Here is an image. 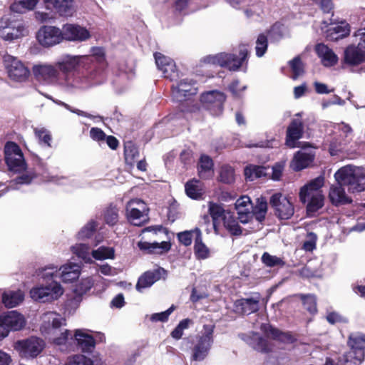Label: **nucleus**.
<instances>
[{
	"mask_svg": "<svg viewBox=\"0 0 365 365\" xmlns=\"http://www.w3.org/2000/svg\"><path fill=\"white\" fill-rule=\"evenodd\" d=\"M82 66L86 69L103 70L107 66L104 49L93 47L91 54L88 56H66L61 62L57 63L58 69L68 73Z\"/></svg>",
	"mask_w": 365,
	"mask_h": 365,
	"instance_id": "1",
	"label": "nucleus"
},
{
	"mask_svg": "<svg viewBox=\"0 0 365 365\" xmlns=\"http://www.w3.org/2000/svg\"><path fill=\"white\" fill-rule=\"evenodd\" d=\"M347 345L349 350L339 357L341 365H360L365 358V334H350Z\"/></svg>",
	"mask_w": 365,
	"mask_h": 365,
	"instance_id": "2",
	"label": "nucleus"
},
{
	"mask_svg": "<svg viewBox=\"0 0 365 365\" xmlns=\"http://www.w3.org/2000/svg\"><path fill=\"white\" fill-rule=\"evenodd\" d=\"M334 176L339 184L348 187V191L350 192L365 190V173L344 167L340 168Z\"/></svg>",
	"mask_w": 365,
	"mask_h": 365,
	"instance_id": "3",
	"label": "nucleus"
},
{
	"mask_svg": "<svg viewBox=\"0 0 365 365\" xmlns=\"http://www.w3.org/2000/svg\"><path fill=\"white\" fill-rule=\"evenodd\" d=\"M45 347L44 341L37 336L18 340L14 343V348L21 358L34 359L39 355Z\"/></svg>",
	"mask_w": 365,
	"mask_h": 365,
	"instance_id": "4",
	"label": "nucleus"
},
{
	"mask_svg": "<svg viewBox=\"0 0 365 365\" xmlns=\"http://www.w3.org/2000/svg\"><path fill=\"white\" fill-rule=\"evenodd\" d=\"M38 43L44 48H50L63 41V28L56 26L43 25L36 34Z\"/></svg>",
	"mask_w": 365,
	"mask_h": 365,
	"instance_id": "5",
	"label": "nucleus"
},
{
	"mask_svg": "<svg viewBox=\"0 0 365 365\" xmlns=\"http://www.w3.org/2000/svg\"><path fill=\"white\" fill-rule=\"evenodd\" d=\"M28 34V31L21 21H11L2 17L0 19V37L5 41H12Z\"/></svg>",
	"mask_w": 365,
	"mask_h": 365,
	"instance_id": "6",
	"label": "nucleus"
},
{
	"mask_svg": "<svg viewBox=\"0 0 365 365\" xmlns=\"http://www.w3.org/2000/svg\"><path fill=\"white\" fill-rule=\"evenodd\" d=\"M63 294L61 284L53 280L47 286L34 287L30 292L32 299L40 302H48L58 299Z\"/></svg>",
	"mask_w": 365,
	"mask_h": 365,
	"instance_id": "7",
	"label": "nucleus"
},
{
	"mask_svg": "<svg viewBox=\"0 0 365 365\" xmlns=\"http://www.w3.org/2000/svg\"><path fill=\"white\" fill-rule=\"evenodd\" d=\"M200 101L202 106L212 115H218L223 111L226 96L221 91L213 90L202 93Z\"/></svg>",
	"mask_w": 365,
	"mask_h": 365,
	"instance_id": "8",
	"label": "nucleus"
},
{
	"mask_svg": "<svg viewBox=\"0 0 365 365\" xmlns=\"http://www.w3.org/2000/svg\"><path fill=\"white\" fill-rule=\"evenodd\" d=\"M269 204L274 209V215L279 220H289L294 213L293 203L280 192L274 193L271 196Z\"/></svg>",
	"mask_w": 365,
	"mask_h": 365,
	"instance_id": "9",
	"label": "nucleus"
},
{
	"mask_svg": "<svg viewBox=\"0 0 365 365\" xmlns=\"http://www.w3.org/2000/svg\"><path fill=\"white\" fill-rule=\"evenodd\" d=\"M237 219L242 224H247L255 218L258 222L262 223L265 220L267 211L266 202H261L256 206L250 205V208L238 207Z\"/></svg>",
	"mask_w": 365,
	"mask_h": 365,
	"instance_id": "10",
	"label": "nucleus"
},
{
	"mask_svg": "<svg viewBox=\"0 0 365 365\" xmlns=\"http://www.w3.org/2000/svg\"><path fill=\"white\" fill-rule=\"evenodd\" d=\"M4 63L9 77L13 81L23 82L29 78V69L16 58L11 56H5Z\"/></svg>",
	"mask_w": 365,
	"mask_h": 365,
	"instance_id": "11",
	"label": "nucleus"
},
{
	"mask_svg": "<svg viewBox=\"0 0 365 365\" xmlns=\"http://www.w3.org/2000/svg\"><path fill=\"white\" fill-rule=\"evenodd\" d=\"M155 63L163 74V77L171 81H177L179 78V71L175 61L168 56L160 52L154 53Z\"/></svg>",
	"mask_w": 365,
	"mask_h": 365,
	"instance_id": "12",
	"label": "nucleus"
},
{
	"mask_svg": "<svg viewBox=\"0 0 365 365\" xmlns=\"http://www.w3.org/2000/svg\"><path fill=\"white\" fill-rule=\"evenodd\" d=\"M304 125L299 118L291 120L286 131L285 144L290 148H299L300 142H298L304 135Z\"/></svg>",
	"mask_w": 365,
	"mask_h": 365,
	"instance_id": "13",
	"label": "nucleus"
},
{
	"mask_svg": "<svg viewBox=\"0 0 365 365\" xmlns=\"http://www.w3.org/2000/svg\"><path fill=\"white\" fill-rule=\"evenodd\" d=\"M63 41L82 42L91 36L90 31L77 24H65L63 25Z\"/></svg>",
	"mask_w": 365,
	"mask_h": 365,
	"instance_id": "14",
	"label": "nucleus"
},
{
	"mask_svg": "<svg viewBox=\"0 0 365 365\" xmlns=\"http://www.w3.org/2000/svg\"><path fill=\"white\" fill-rule=\"evenodd\" d=\"M195 81L187 78L180 80L176 86H171L172 96L178 101H183L197 93V88L195 87Z\"/></svg>",
	"mask_w": 365,
	"mask_h": 365,
	"instance_id": "15",
	"label": "nucleus"
},
{
	"mask_svg": "<svg viewBox=\"0 0 365 365\" xmlns=\"http://www.w3.org/2000/svg\"><path fill=\"white\" fill-rule=\"evenodd\" d=\"M261 330L267 337L284 344H293L297 341V338L292 332L282 331L269 324H262Z\"/></svg>",
	"mask_w": 365,
	"mask_h": 365,
	"instance_id": "16",
	"label": "nucleus"
},
{
	"mask_svg": "<svg viewBox=\"0 0 365 365\" xmlns=\"http://www.w3.org/2000/svg\"><path fill=\"white\" fill-rule=\"evenodd\" d=\"M248 56V51L245 47L240 48L239 56L233 53H223V59L221 67L227 68L230 71H237Z\"/></svg>",
	"mask_w": 365,
	"mask_h": 365,
	"instance_id": "17",
	"label": "nucleus"
},
{
	"mask_svg": "<svg viewBox=\"0 0 365 365\" xmlns=\"http://www.w3.org/2000/svg\"><path fill=\"white\" fill-rule=\"evenodd\" d=\"M166 274V270L160 267L153 271H147L138 278L135 286L136 289L141 292L143 289L151 287L155 282Z\"/></svg>",
	"mask_w": 365,
	"mask_h": 365,
	"instance_id": "18",
	"label": "nucleus"
},
{
	"mask_svg": "<svg viewBox=\"0 0 365 365\" xmlns=\"http://www.w3.org/2000/svg\"><path fill=\"white\" fill-rule=\"evenodd\" d=\"M0 323L10 331H18L25 326V319L23 315L16 311H9L0 316Z\"/></svg>",
	"mask_w": 365,
	"mask_h": 365,
	"instance_id": "19",
	"label": "nucleus"
},
{
	"mask_svg": "<svg viewBox=\"0 0 365 365\" xmlns=\"http://www.w3.org/2000/svg\"><path fill=\"white\" fill-rule=\"evenodd\" d=\"M35 78L39 82L49 83L56 80L58 71L51 65H36L32 68Z\"/></svg>",
	"mask_w": 365,
	"mask_h": 365,
	"instance_id": "20",
	"label": "nucleus"
},
{
	"mask_svg": "<svg viewBox=\"0 0 365 365\" xmlns=\"http://www.w3.org/2000/svg\"><path fill=\"white\" fill-rule=\"evenodd\" d=\"M137 246L145 254L163 255L170 250L172 244L169 241H163L160 243L140 241Z\"/></svg>",
	"mask_w": 365,
	"mask_h": 365,
	"instance_id": "21",
	"label": "nucleus"
},
{
	"mask_svg": "<svg viewBox=\"0 0 365 365\" xmlns=\"http://www.w3.org/2000/svg\"><path fill=\"white\" fill-rule=\"evenodd\" d=\"M46 7L61 16H71L74 12L73 0H50Z\"/></svg>",
	"mask_w": 365,
	"mask_h": 365,
	"instance_id": "22",
	"label": "nucleus"
},
{
	"mask_svg": "<svg viewBox=\"0 0 365 365\" xmlns=\"http://www.w3.org/2000/svg\"><path fill=\"white\" fill-rule=\"evenodd\" d=\"M344 62L349 66H358L365 62V52L359 49V45H350L344 51Z\"/></svg>",
	"mask_w": 365,
	"mask_h": 365,
	"instance_id": "23",
	"label": "nucleus"
},
{
	"mask_svg": "<svg viewBox=\"0 0 365 365\" xmlns=\"http://www.w3.org/2000/svg\"><path fill=\"white\" fill-rule=\"evenodd\" d=\"M235 311L240 314H250L259 310V300L254 298H242L234 302Z\"/></svg>",
	"mask_w": 365,
	"mask_h": 365,
	"instance_id": "24",
	"label": "nucleus"
},
{
	"mask_svg": "<svg viewBox=\"0 0 365 365\" xmlns=\"http://www.w3.org/2000/svg\"><path fill=\"white\" fill-rule=\"evenodd\" d=\"M229 212L225 210L222 205L213 202H209L208 212L212 218L214 232L216 235L219 234L220 222L223 220V218Z\"/></svg>",
	"mask_w": 365,
	"mask_h": 365,
	"instance_id": "25",
	"label": "nucleus"
},
{
	"mask_svg": "<svg viewBox=\"0 0 365 365\" xmlns=\"http://www.w3.org/2000/svg\"><path fill=\"white\" fill-rule=\"evenodd\" d=\"M324 178L317 177L312 180L308 184L300 189L299 198L302 202H305L311 195L320 192L319 189L324 185Z\"/></svg>",
	"mask_w": 365,
	"mask_h": 365,
	"instance_id": "26",
	"label": "nucleus"
},
{
	"mask_svg": "<svg viewBox=\"0 0 365 365\" xmlns=\"http://www.w3.org/2000/svg\"><path fill=\"white\" fill-rule=\"evenodd\" d=\"M317 56L321 58L322 62L325 66H334L338 61L337 56L334 51L324 43H318L315 46Z\"/></svg>",
	"mask_w": 365,
	"mask_h": 365,
	"instance_id": "27",
	"label": "nucleus"
},
{
	"mask_svg": "<svg viewBox=\"0 0 365 365\" xmlns=\"http://www.w3.org/2000/svg\"><path fill=\"white\" fill-rule=\"evenodd\" d=\"M193 250L197 259H205L210 257V250L203 242L202 232L198 227L195 228Z\"/></svg>",
	"mask_w": 365,
	"mask_h": 365,
	"instance_id": "28",
	"label": "nucleus"
},
{
	"mask_svg": "<svg viewBox=\"0 0 365 365\" xmlns=\"http://www.w3.org/2000/svg\"><path fill=\"white\" fill-rule=\"evenodd\" d=\"M74 339L83 352L91 353L95 348L96 340L93 336L83 332L80 329L75 331Z\"/></svg>",
	"mask_w": 365,
	"mask_h": 365,
	"instance_id": "29",
	"label": "nucleus"
},
{
	"mask_svg": "<svg viewBox=\"0 0 365 365\" xmlns=\"http://www.w3.org/2000/svg\"><path fill=\"white\" fill-rule=\"evenodd\" d=\"M339 186H332L329 192V197L332 205L339 206L341 205L350 204L352 202L351 198L346 196L344 189L341 185Z\"/></svg>",
	"mask_w": 365,
	"mask_h": 365,
	"instance_id": "30",
	"label": "nucleus"
},
{
	"mask_svg": "<svg viewBox=\"0 0 365 365\" xmlns=\"http://www.w3.org/2000/svg\"><path fill=\"white\" fill-rule=\"evenodd\" d=\"M213 160L207 155H202L197 164L198 175L201 179H208L213 174Z\"/></svg>",
	"mask_w": 365,
	"mask_h": 365,
	"instance_id": "31",
	"label": "nucleus"
},
{
	"mask_svg": "<svg viewBox=\"0 0 365 365\" xmlns=\"http://www.w3.org/2000/svg\"><path fill=\"white\" fill-rule=\"evenodd\" d=\"M212 343L199 339L196 344L192 349V359L194 361H202L208 355Z\"/></svg>",
	"mask_w": 365,
	"mask_h": 365,
	"instance_id": "32",
	"label": "nucleus"
},
{
	"mask_svg": "<svg viewBox=\"0 0 365 365\" xmlns=\"http://www.w3.org/2000/svg\"><path fill=\"white\" fill-rule=\"evenodd\" d=\"M269 169V167L250 164L245 168L244 175L247 180L253 181L256 179L262 177H267L269 175V173L267 172Z\"/></svg>",
	"mask_w": 365,
	"mask_h": 365,
	"instance_id": "33",
	"label": "nucleus"
},
{
	"mask_svg": "<svg viewBox=\"0 0 365 365\" xmlns=\"http://www.w3.org/2000/svg\"><path fill=\"white\" fill-rule=\"evenodd\" d=\"M225 228L233 236H240L242 234V229L239 225L237 219L233 212H229L222 220Z\"/></svg>",
	"mask_w": 365,
	"mask_h": 365,
	"instance_id": "34",
	"label": "nucleus"
},
{
	"mask_svg": "<svg viewBox=\"0 0 365 365\" xmlns=\"http://www.w3.org/2000/svg\"><path fill=\"white\" fill-rule=\"evenodd\" d=\"M186 195L191 199L200 200L202 198L203 191L202 182L199 180L192 179L185 185Z\"/></svg>",
	"mask_w": 365,
	"mask_h": 365,
	"instance_id": "35",
	"label": "nucleus"
},
{
	"mask_svg": "<svg viewBox=\"0 0 365 365\" xmlns=\"http://www.w3.org/2000/svg\"><path fill=\"white\" fill-rule=\"evenodd\" d=\"M24 300V295L21 291L4 292L2 294L1 302L7 308H13L19 305Z\"/></svg>",
	"mask_w": 365,
	"mask_h": 365,
	"instance_id": "36",
	"label": "nucleus"
},
{
	"mask_svg": "<svg viewBox=\"0 0 365 365\" xmlns=\"http://www.w3.org/2000/svg\"><path fill=\"white\" fill-rule=\"evenodd\" d=\"M5 163L9 170L15 173H20L26 169V163L23 155L4 157Z\"/></svg>",
	"mask_w": 365,
	"mask_h": 365,
	"instance_id": "37",
	"label": "nucleus"
},
{
	"mask_svg": "<svg viewBox=\"0 0 365 365\" xmlns=\"http://www.w3.org/2000/svg\"><path fill=\"white\" fill-rule=\"evenodd\" d=\"M314 160V155L311 153L298 151L294 158V169L297 171L307 168Z\"/></svg>",
	"mask_w": 365,
	"mask_h": 365,
	"instance_id": "38",
	"label": "nucleus"
},
{
	"mask_svg": "<svg viewBox=\"0 0 365 365\" xmlns=\"http://www.w3.org/2000/svg\"><path fill=\"white\" fill-rule=\"evenodd\" d=\"M309 197H310V200L307 205V215L312 216L324 206V197L321 192H317L311 195Z\"/></svg>",
	"mask_w": 365,
	"mask_h": 365,
	"instance_id": "39",
	"label": "nucleus"
},
{
	"mask_svg": "<svg viewBox=\"0 0 365 365\" xmlns=\"http://www.w3.org/2000/svg\"><path fill=\"white\" fill-rule=\"evenodd\" d=\"M298 297L302 302L306 310L312 315L318 312L317 297L313 294H299Z\"/></svg>",
	"mask_w": 365,
	"mask_h": 365,
	"instance_id": "40",
	"label": "nucleus"
},
{
	"mask_svg": "<svg viewBox=\"0 0 365 365\" xmlns=\"http://www.w3.org/2000/svg\"><path fill=\"white\" fill-rule=\"evenodd\" d=\"M38 2V0H19L11 4L10 9L13 12L23 14L34 9Z\"/></svg>",
	"mask_w": 365,
	"mask_h": 365,
	"instance_id": "41",
	"label": "nucleus"
},
{
	"mask_svg": "<svg viewBox=\"0 0 365 365\" xmlns=\"http://www.w3.org/2000/svg\"><path fill=\"white\" fill-rule=\"evenodd\" d=\"M67 365H103L101 361H92L83 354H75L68 358Z\"/></svg>",
	"mask_w": 365,
	"mask_h": 365,
	"instance_id": "42",
	"label": "nucleus"
},
{
	"mask_svg": "<svg viewBox=\"0 0 365 365\" xmlns=\"http://www.w3.org/2000/svg\"><path fill=\"white\" fill-rule=\"evenodd\" d=\"M124 156L125 161L133 164L136 158L139 156V150L136 145L132 141H127L124 144Z\"/></svg>",
	"mask_w": 365,
	"mask_h": 365,
	"instance_id": "43",
	"label": "nucleus"
},
{
	"mask_svg": "<svg viewBox=\"0 0 365 365\" xmlns=\"http://www.w3.org/2000/svg\"><path fill=\"white\" fill-rule=\"evenodd\" d=\"M349 33L350 29L348 25L344 26L336 25L328 30L327 37H329L331 40H338L349 36Z\"/></svg>",
	"mask_w": 365,
	"mask_h": 365,
	"instance_id": "44",
	"label": "nucleus"
},
{
	"mask_svg": "<svg viewBox=\"0 0 365 365\" xmlns=\"http://www.w3.org/2000/svg\"><path fill=\"white\" fill-rule=\"evenodd\" d=\"M104 220L110 226H113L118 222V209L116 205L110 204L104 211Z\"/></svg>",
	"mask_w": 365,
	"mask_h": 365,
	"instance_id": "45",
	"label": "nucleus"
},
{
	"mask_svg": "<svg viewBox=\"0 0 365 365\" xmlns=\"http://www.w3.org/2000/svg\"><path fill=\"white\" fill-rule=\"evenodd\" d=\"M91 255L97 260L114 259L115 250L113 247L101 246L97 250H93Z\"/></svg>",
	"mask_w": 365,
	"mask_h": 365,
	"instance_id": "46",
	"label": "nucleus"
},
{
	"mask_svg": "<svg viewBox=\"0 0 365 365\" xmlns=\"http://www.w3.org/2000/svg\"><path fill=\"white\" fill-rule=\"evenodd\" d=\"M262 262L267 267H283L286 262L280 257L270 255L269 252H264L261 257Z\"/></svg>",
	"mask_w": 365,
	"mask_h": 365,
	"instance_id": "47",
	"label": "nucleus"
},
{
	"mask_svg": "<svg viewBox=\"0 0 365 365\" xmlns=\"http://www.w3.org/2000/svg\"><path fill=\"white\" fill-rule=\"evenodd\" d=\"M252 348L261 353L268 354L272 351V347L269 341L262 336H257L252 341Z\"/></svg>",
	"mask_w": 365,
	"mask_h": 365,
	"instance_id": "48",
	"label": "nucleus"
},
{
	"mask_svg": "<svg viewBox=\"0 0 365 365\" xmlns=\"http://www.w3.org/2000/svg\"><path fill=\"white\" fill-rule=\"evenodd\" d=\"M219 181L225 184H231L235 181V170L230 165H222L220 170Z\"/></svg>",
	"mask_w": 365,
	"mask_h": 365,
	"instance_id": "49",
	"label": "nucleus"
},
{
	"mask_svg": "<svg viewBox=\"0 0 365 365\" xmlns=\"http://www.w3.org/2000/svg\"><path fill=\"white\" fill-rule=\"evenodd\" d=\"M179 109L182 113H196L200 110V106L198 102L190 97L180 102Z\"/></svg>",
	"mask_w": 365,
	"mask_h": 365,
	"instance_id": "50",
	"label": "nucleus"
},
{
	"mask_svg": "<svg viewBox=\"0 0 365 365\" xmlns=\"http://www.w3.org/2000/svg\"><path fill=\"white\" fill-rule=\"evenodd\" d=\"M89 249V246L86 244H78L72 247L73 252L86 263L91 262Z\"/></svg>",
	"mask_w": 365,
	"mask_h": 365,
	"instance_id": "51",
	"label": "nucleus"
},
{
	"mask_svg": "<svg viewBox=\"0 0 365 365\" xmlns=\"http://www.w3.org/2000/svg\"><path fill=\"white\" fill-rule=\"evenodd\" d=\"M34 133L41 145L46 147H51L52 137L48 130L44 128H36L34 130Z\"/></svg>",
	"mask_w": 365,
	"mask_h": 365,
	"instance_id": "52",
	"label": "nucleus"
},
{
	"mask_svg": "<svg viewBox=\"0 0 365 365\" xmlns=\"http://www.w3.org/2000/svg\"><path fill=\"white\" fill-rule=\"evenodd\" d=\"M97 224L92 220L88 222L78 233V238L83 240L91 238L96 230Z\"/></svg>",
	"mask_w": 365,
	"mask_h": 365,
	"instance_id": "53",
	"label": "nucleus"
},
{
	"mask_svg": "<svg viewBox=\"0 0 365 365\" xmlns=\"http://www.w3.org/2000/svg\"><path fill=\"white\" fill-rule=\"evenodd\" d=\"M289 64L293 73V79H297L304 73V65L299 56L294 57L289 62Z\"/></svg>",
	"mask_w": 365,
	"mask_h": 365,
	"instance_id": "54",
	"label": "nucleus"
},
{
	"mask_svg": "<svg viewBox=\"0 0 365 365\" xmlns=\"http://www.w3.org/2000/svg\"><path fill=\"white\" fill-rule=\"evenodd\" d=\"M256 55L258 57H262L267 50L268 40L266 35L260 34L256 41Z\"/></svg>",
	"mask_w": 365,
	"mask_h": 365,
	"instance_id": "55",
	"label": "nucleus"
},
{
	"mask_svg": "<svg viewBox=\"0 0 365 365\" xmlns=\"http://www.w3.org/2000/svg\"><path fill=\"white\" fill-rule=\"evenodd\" d=\"M142 217H143V212L138 208H132L127 213L128 220L134 225H142L144 222V220H141Z\"/></svg>",
	"mask_w": 365,
	"mask_h": 365,
	"instance_id": "56",
	"label": "nucleus"
},
{
	"mask_svg": "<svg viewBox=\"0 0 365 365\" xmlns=\"http://www.w3.org/2000/svg\"><path fill=\"white\" fill-rule=\"evenodd\" d=\"M5 157L23 155V153L17 143L14 142H7L4 148Z\"/></svg>",
	"mask_w": 365,
	"mask_h": 365,
	"instance_id": "57",
	"label": "nucleus"
},
{
	"mask_svg": "<svg viewBox=\"0 0 365 365\" xmlns=\"http://www.w3.org/2000/svg\"><path fill=\"white\" fill-rule=\"evenodd\" d=\"M175 307L172 305L169 309H168L165 312H162L160 313H154L150 317V320L152 322H165L168 320L169 316L174 311Z\"/></svg>",
	"mask_w": 365,
	"mask_h": 365,
	"instance_id": "58",
	"label": "nucleus"
},
{
	"mask_svg": "<svg viewBox=\"0 0 365 365\" xmlns=\"http://www.w3.org/2000/svg\"><path fill=\"white\" fill-rule=\"evenodd\" d=\"M193 234H195V229L180 232L177 234V237L180 244L188 247L192 244Z\"/></svg>",
	"mask_w": 365,
	"mask_h": 365,
	"instance_id": "59",
	"label": "nucleus"
},
{
	"mask_svg": "<svg viewBox=\"0 0 365 365\" xmlns=\"http://www.w3.org/2000/svg\"><path fill=\"white\" fill-rule=\"evenodd\" d=\"M73 339L71 331L68 329H66L64 331L61 332L58 336L54 337L51 342L55 345L61 346L66 344L69 340Z\"/></svg>",
	"mask_w": 365,
	"mask_h": 365,
	"instance_id": "60",
	"label": "nucleus"
},
{
	"mask_svg": "<svg viewBox=\"0 0 365 365\" xmlns=\"http://www.w3.org/2000/svg\"><path fill=\"white\" fill-rule=\"evenodd\" d=\"M215 325L214 324H205L203 326L204 332L202 334L199 336V339H205V341L213 343V332H214Z\"/></svg>",
	"mask_w": 365,
	"mask_h": 365,
	"instance_id": "61",
	"label": "nucleus"
},
{
	"mask_svg": "<svg viewBox=\"0 0 365 365\" xmlns=\"http://www.w3.org/2000/svg\"><path fill=\"white\" fill-rule=\"evenodd\" d=\"M80 275V269L77 270H72V272H63L60 274L61 279L63 282H73L76 280Z\"/></svg>",
	"mask_w": 365,
	"mask_h": 365,
	"instance_id": "62",
	"label": "nucleus"
},
{
	"mask_svg": "<svg viewBox=\"0 0 365 365\" xmlns=\"http://www.w3.org/2000/svg\"><path fill=\"white\" fill-rule=\"evenodd\" d=\"M271 179L273 180H279L282 176L284 165L282 163H277L271 168Z\"/></svg>",
	"mask_w": 365,
	"mask_h": 365,
	"instance_id": "63",
	"label": "nucleus"
},
{
	"mask_svg": "<svg viewBox=\"0 0 365 365\" xmlns=\"http://www.w3.org/2000/svg\"><path fill=\"white\" fill-rule=\"evenodd\" d=\"M90 136L93 140L104 141L106 134L101 128L93 127L90 130Z\"/></svg>",
	"mask_w": 365,
	"mask_h": 365,
	"instance_id": "64",
	"label": "nucleus"
}]
</instances>
